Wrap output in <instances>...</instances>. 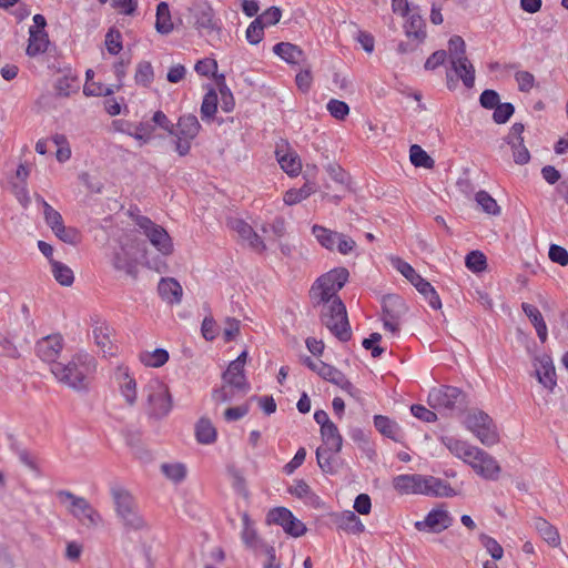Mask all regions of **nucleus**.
<instances>
[{"label": "nucleus", "instance_id": "nucleus-1", "mask_svg": "<svg viewBox=\"0 0 568 568\" xmlns=\"http://www.w3.org/2000/svg\"><path fill=\"white\" fill-rule=\"evenodd\" d=\"M95 369V358L87 352L75 353L67 363L51 365V373L58 382L77 392L89 389Z\"/></svg>", "mask_w": 568, "mask_h": 568}, {"label": "nucleus", "instance_id": "nucleus-2", "mask_svg": "<svg viewBox=\"0 0 568 568\" xmlns=\"http://www.w3.org/2000/svg\"><path fill=\"white\" fill-rule=\"evenodd\" d=\"M114 511L128 531L148 530L149 525L144 517L140 514L138 503L134 496L121 485H112L110 487Z\"/></svg>", "mask_w": 568, "mask_h": 568}, {"label": "nucleus", "instance_id": "nucleus-3", "mask_svg": "<svg viewBox=\"0 0 568 568\" xmlns=\"http://www.w3.org/2000/svg\"><path fill=\"white\" fill-rule=\"evenodd\" d=\"M349 272L345 267H337L320 276L312 285L310 296L315 305L329 303L337 296V292L345 285Z\"/></svg>", "mask_w": 568, "mask_h": 568}, {"label": "nucleus", "instance_id": "nucleus-4", "mask_svg": "<svg viewBox=\"0 0 568 568\" xmlns=\"http://www.w3.org/2000/svg\"><path fill=\"white\" fill-rule=\"evenodd\" d=\"M321 311L322 324L341 342H347L352 337V329L347 318V312L339 297H335L331 303H322Z\"/></svg>", "mask_w": 568, "mask_h": 568}, {"label": "nucleus", "instance_id": "nucleus-5", "mask_svg": "<svg viewBox=\"0 0 568 568\" xmlns=\"http://www.w3.org/2000/svg\"><path fill=\"white\" fill-rule=\"evenodd\" d=\"M452 70L468 89L475 84V68L466 57V43L460 36H453L448 41V53Z\"/></svg>", "mask_w": 568, "mask_h": 568}, {"label": "nucleus", "instance_id": "nucleus-6", "mask_svg": "<svg viewBox=\"0 0 568 568\" xmlns=\"http://www.w3.org/2000/svg\"><path fill=\"white\" fill-rule=\"evenodd\" d=\"M428 404L439 412L462 413L467 407L466 394L454 386H440L429 392Z\"/></svg>", "mask_w": 568, "mask_h": 568}, {"label": "nucleus", "instance_id": "nucleus-7", "mask_svg": "<svg viewBox=\"0 0 568 568\" xmlns=\"http://www.w3.org/2000/svg\"><path fill=\"white\" fill-rule=\"evenodd\" d=\"M58 497L70 501V514L87 528H95L102 523L100 513L85 498L69 490L58 491Z\"/></svg>", "mask_w": 568, "mask_h": 568}, {"label": "nucleus", "instance_id": "nucleus-8", "mask_svg": "<svg viewBox=\"0 0 568 568\" xmlns=\"http://www.w3.org/2000/svg\"><path fill=\"white\" fill-rule=\"evenodd\" d=\"M145 390L148 392L149 415L154 418L166 416L172 408L168 386L159 379H151Z\"/></svg>", "mask_w": 568, "mask_h": 568}, {"label": "nucleus", "instance_id": "nucleus-9", "mask_svg": "<svg viewBox=\"0 0 568 568\" xmlns=\"http://www.w3.org/2000/svg\"><path fill=\"white\" fill-rule=\"evenodd\" d=\"M136 225L142 230L143 234L148 237L150 243L163 255H170L173 252V243L161 225L155 224L146 216H139Z\"/></svg>", "mask_w": 568, "mask_h": 568}, {"label": "nucleus", "instance_id": "nucleus-10", "mask_svg": "<svg viewBox=\"0 0 568 568\" xmlns=\"http://www.w3.org/2000/svg\"><path fill=\"white\" fill-rule=\"evenodd\" d=\"M267 521L280 525L292 537H301L307 530L306 526L285 507H276L270 510Z\"/></svg>", "mask_w": 568, "mask_h": 568}, {"label": "nucleus", "instance_id": "nucleus-11", "mask_svg": "<svg viewBox=\"0 0 568 568\" xmlns=\"http://www.w3.org/2000/svg\"><path fill=\"white\" fill-rule=\"evenodd\" d=\"M454 518L443 508L432 509L423 521H416L415 528L418 531L427 530L429 532L439 534L453 525Z\"/></svg>", "mask_w": 568, "mask_h": 568}, {"label": "nucleus", "instance_id": "nucleus-12", "mask_svg": "<svg viewBox=\"0 0 568 568\" xmlns=\"http://www.w3.org/2000/svg\"><path fill=\"white\" fill-rule=\"evenodd\" d=\"M525 126L523 123H514L505 142L511 148L514 162L518 165L527 164L530 161V153L524 144L523 133Z\"/></svg>", "mask_w": 568, "mask_h": 568}, {"label": "nucleus", "instance_id": "nucleus-13", "mask_svg": "<svg viewBox=\"0 0 568 568\" xmlns=\"http://www.w3.org/2000/svg\"><path fill=\"white\" fill-rule=\"evenodd\" d=\"M475 459L470 467L480 477L487 480H496L499 477L501 468L498 462L487 452L479 448L475 452Z\"/></svg>", "mask_w": 568, "mask_h": 568}, {"label": "nucleus", "instance_id": "nucleus-14", "mask_svg": "<svg viewBox=\"0 0 568 568\" xmlns=\"http://www.w3.org/2000/svg\"><path fill=\"white\" fill-rule=\"evenodd\" d=\"M62 336L59 334L49 335L41 338L37 343V354L43 361L51 364L58 363V358L62 349Z\"/></svg>", "mask_w": 568, "mask_h": 568}, {"label": "nucleus", "instance_id": "nucleus-15", "mask_svg": "<svg viewBox=\"0 0 568 568\" xmlns=\"http://www.w3.org/2000/svg\"><path fill=\"white\" fill-rule=\"evenodd\" d=\"M536 361L539 363V367L536 368V376L538 382L552 392L557 385V379L556 369L551 357L545 354L540 357H537Z\"/></svg>", "mask_w": 568, "mask_h": 568}, {"label": "nucleus", "instance_id": "nucleus-16", "mask_svg": "<svg viewBox=\"0 0 568 568\" xmlns=\"http://www.w3.org/2000/svg\"><path fill=\"white\" fill-rule=\"evenodd\" d=\"M195 27L201 33L211 36L220 32V27L214 20L213 9L209 6H202L195 12Z\"/></svg>", "mask_w": 568, "mask_h": 568}, {"label": "nucleus", "instance_id": "nucleus-17", "mask_svg": "<svg viewBox=\"0 0 568 568\" xmlns=\"http://www.w3.org/2000/svg\"><path fill=\"white\" fill-rule=\"evenodd\" d=\"M222 378L230 387H234L237 392L246 394L250 389V384L246 382L244 367L239 364L230 363L227 369L223 373Z\"/></svg>", "mask_w": 568, "mask_h": 568}, {"label": "nucleus", "instance_id": "nucleus-18", "mask_svg": "<svg viewBox=\"0 0 568 568\" xmlns=\"http://www.w3.org/2000/svg\"><path fill=\"white\" fill-rule=\"evenodd\" d=\"M230 224L232 230H234L243 240L247 241L248 245L253 250L262 252L266 248L258 234L245 221L233 220Z\"/></svg>", "mask_w": 568, "mask_h": 568}, {"label": "nucleus", "instance_id": "nucleus-19", "mask_svg": "<svg viewBox=\"0 0 568 568\" xmlns=\"http://www.w3.org/2000/svg\"><path fill=\"white\" fill-rule=\"evenodd\" d=\"M423 475H398L393 479L394 488L400 494H423Z\"/></svg>", "mask_w": 568, "mask_h": 568}, {"label": "nucleus", "instance_id": "nucleus-20", "mask_svg": "<svg viewBox=\"0 0 568 568\" xmlns=\"http://www.w3.org/2000/svg\"><path fill=\"white\" fill-rule=\"evenodd\" d=\"M273 52L290 64H305L303 50L290 42H280L273 47Z\"/></svg>", "mask_w": 568, "mask_h": 568}, {"label": "nucleus", "instance_id": "nucleus-21", "mask_svg": "<svg viewBox=\"0 0 568 568\" xmlns=\"http://www.w3.org/2000/svg\"><path fill=\"white\" fill-rule=\"evenodd\" d=\"M158 292L161 298L169 304H179L182 300V286L173 277L161 278L158 285Z\"/></svg>", "mask_w": 568, "mask_h": 568}, {"label": "nucleus", "instance_id": "nucleus-22", "mask_svg": "<svg viewBox=\"0 0 568 568\" xmlns=\"http://www.w3.org/2000/svg\"><path fill=\"white\" fill-rule=\"evenodd\" d=\"M50 44L49 36L45 30H37L34 27L29 29V40L27 54L31 58L44 53Z\"/></svg>", "mask_w": 568, "mask_h": 568}, {"label": "nucleus", "instance_id": "nucleus-23", "mask_svg": "<svg viewBox=\"0 0 568 568\" xmlns=\"http://www.w3.org/2000/svg\"><path fill=\"white\" fill-rule=\"evenodd\" d=\"M201 129L197 118L193 114H185L180 116L176 125H174V133L176 138H186L193 140Z\"/></svg>", "mask_w": 568, "mask_h": 568}, {"label": "nucleus", "instance_id": "nucleus-24", "mask_svg": "<svg viewBox=\"0 0 568 568\" xmlns=\"http://www.w3.org/2000/svg\"><path fill=\"white\" fill-rule=\"evenodd\" d=\"M423 494L436 497H453L456 495L449 484L433 476H424Z\"/></svg>", "mask_w": 568, "mask_h": 568}, {"label": "nucleus", "instance_id": "nucleus-25", "mask_svg": "<svg viewBox=\"0 0 568 568\" xmlns=\"http://www.w3.org/2000/svg\"><path fill=\"white\" fill-rule=\"evenodd\" d=\"M112 265L115 270L123 271L132 277H135L138 274L136 262L124 246H121L119 251L114 252Z\"/></svg>", "mask_w": 568, "mask_h": 568}, {"label": "nucleus", "instance_id": "nucleus-26", "mask_svg": "<svg viewBox=\"0 0 568 568\" xmlns=\"http://www.w3.org/2000/svg\"><path fill=\"white\" fill-rule=\"evenodd\" d=\"M405 312L406 305L400 296L386 295L383 297V318L400 320Z\"/></svg>", "mask_w": 568, "mask_h": 568}, {"label": "nucleus", "instance_id": "nucleus-27", "mask_svg": "<svg viewBox=\"0 0 568 568\" xmlns=\"http://www.w3.org/2000/svg\"><path fill=\"white\" fill-rule=\"evenodd\" d=\"M534 527L540 537L548 542L551 547H558L560 545V537L557 528L549 524L544 518H535Z\"/></svg>", "mask_w": 568, "mask_h": 568}, {"label": "nucleus", "instance_id": "nucleus-28", "mask_svg": "<svg viewBox=\"0 0 568 568\" xmlns=\"http://www.w3.org/2000/svg\"><path fill=\"white\" fill-rule=\"evenodd\" d=\"M216 428L214 427L212 422L206 417L200 418L195 425L196 440L200 444L210 445L216 440Z\"/></svg>", "mask_w": 568, "mask_h": 568}, {"label": "nucleus", "instance_id": "nucleus-29", "mask_svg": "<svg viewBox=\"0 0 568 568\" xmlns=\"http://www.w3.org/2000/svg\"><path fill=\"white\" fill-rule=\"evenodd\" d=\"M375 428L385 437H388L395 442L399 440L400 428L398 424L384 415L374 416Z\"/></svg>", "mask_w": 568, "mask_h": 568}, {"label": "nucleus", "instance_id": "nucleus-30", "mask_svg": "<svg viewBox=\"0 0 568 568\" xmlns=\"http://www.w3.org/2000/svg\"><path fill=\"white\" fill-rule=\"evenodd\" d=\"M321 435L327 449L334 453L341 452L343 446V437L334 423H329V425L324 426L321 429Z\"/></svg>", "mask_w": 568, "mask_h": 568}, {"label": "nucleus", "instance_id": "nucleus-31", "mask_svg": "<svg viewBox=\"0 0 568 568\" xmlns=\"http://www.w3.org/2000/svg\"><path fill=\"white\" fill-rule=\"evenodd\" d=\"M242 520V540L246 547L257 549L258 547L265 546L258 538L256 529L254 528V523L251 520L250 516L247 514H243Z\"/></svg>", "mask_w": 568, "mask_h": 568}, {"label": "nucleus", "instance_id": "nucleus-32", "mask_svg": "<svg viewBox=\"0 0 568 568\" xmlns=\"http://www.w3.org/2000/svg\"><path fill=\"white\" fill-rule=\"evenodd\" d=\"M155 29L161 34H169L173 30L169 4L164 1L156 7Z\"/></svg>", "mask_w": 568, "mask_h": 568}, {"label": "nucleus", "instance_id": "nucleus-33", "mask_svg": "<svg viewBox=\"0 0 568 568\" xmlns=\"http://www.w3.org/2000/svg\"><path fill=\"white\" fill-rule=\"evenodd\" d=\"M405 33L408 38H414L417 42H423L426 38L425 21L418 13H412L405 26Z\"/></svg>", "mask_w": 568, "mask_h": 568}, {"label": "nucleus", "instance_id": "nucleus-34", "mask_svg": "<svg viewBox=\"0 0 568 568\" xmlns=\"http://www.w3.org/2000/svg\"><path fill=\"white\" fill-rule=\"evenodd\" d=\"M312 233L323 247L329 251L335 248L338 240V232L328 230L321 225H314L312 227Z\"/></svg>", "mask_w": 568, "mask_h": 568}, {"label": "nucleus", "instance_id": "nucleus-35", "mask_svg": "<svg viewBox=\"0 0 568 568\" xmlns=\"http://www.w3.org/2000/svg\"><path fill=\"white\" fill-rule=\"evenodd\" d=\"M338 527L347 532L359 534L364 531V524L354 511L346 510L338 518Z\"/></svg>", "mask_w": 568, "mask_h": 568}, {"label": "nucleus", "instance_id": "nucleus-36", "mask_svg": "<svg viewBox=\"0 0 568 568\" xmlns=\"http://www.w3.org/2000/svg\"><path fill=\"white\" fill-rule=\"evenodd\" d=\"M118 379H119L121 393L124 396L126 403L129 405H133L136 400V383H135V381L126 372L119 373Z\"/></svg>", "mask_w": 568, "mask_h": 568}, {"label": "nucleus", "instance_id": "nucleus-37", "mask_svg": "<svg viewBox=\"0 0 568 568\" xmlns=\"http://www.w3.org/2000/svg\"><path fill=\"white\" fill-rule=\"evenodd\" d=\"M50 264L53 277L59 284L63 286H70L73 284L74 275L73 271L69 266L55 260H50Z\"/></svg>", "mask_w": 568, "mask_h": 568}, {"label": "nucleus", "instance_id": "nucleus-38", "mask_svg": "<svg viewBox=\"0 0 568 568\" xmlns=\"http://www.w3.org/2000/svg\"><path fill=\"white\" fill-rule=\"evenodd\" d=\"M409 159L416 168L433 169L435 165V161L417 144L409 148Z\"/></svg>", "mask_w": 568, "mask_h": 568}, {"label": "nucleus", "instance_id": "nucleus-39", "mask_svg": "<svg viewBox=\"0 0 568 568\" xmlns=\"http://www.w3.org/2000/svg\"><path fill=\"white\" fill-rule=\"evenodd\" d=\"M145 366L161 367L169 361V353L164 348H156L153 352H144L140 355Z\"/></svg>", "mask_w": 568, "mask_h": 568}, {"label": "nucleus", "instance_id": "nucleus-40", "mask_svg": "<svg viewBox=\"0 0 568 568\" xmlns=\"http://www.w3.org/2000/svg\"><path fill=\"white\" fill-rule=\"evenodd\" d=\"M277 161L281 168L290 175H297L301 171V161L295 153L281 154L276 151Z\"/></svg>", "mask_w": 568, "mask_h": 568}, {"label": "nucleus", "instance_id": "nucleus-41", "mask_svg": "<svg viewBox=\"0 0 568 568\" xmlns=\"http://www.w3.org/2000/svg\"><path fill=\"white\" fill-rule=\"evenodd\" d=\"M37 201L41 203L45 223L52 231H57L60 226L63 225L62 215L57 210H54L48 202H45L43 197L39 196Z\"/></svg>", "mask_w": 568, "mask_h": 568}, {"label": "nucleus", "instance_id": "nucleus-42", "mask_svg": "<svg viewBox=\"0 0 568 568\" xmlns=\"http://www.w3.org/2000/svg\"><path fill=\"white\" fill-rule=\"evenodd\" d=\"M474 435L480 440L483 445L488 447L499 442V436L493 420L485 424V426H481L479 429H476Z\"/></svg>", "mask_w": 568, "mask_h": 568}, {"label": "nucleus", "instance_id": "nucleus-43", "mask_svg": "<svg viewBox=\"0 0 568 568\" xmlns=\"http://www.w3.org/2000/svg\"><path fill=\"white\" fill-rule=\"evenodd\" d=\"M161 470L168 479L175 484L183 481L186 477V467L181 463L162 464Z\"/></svg>", "mask_w": 568, "mask_h": 568}, {"label": "nucleus", "instance_id": "nucleus-44", "mask_svg": "<svg viewBox=\"0 0 568 568\" xmlns=\"http://www.w3.org/2000/svg\"><path fill=\"white\" fill-rule=\"evenodd\" d=\"M315 192L314 185L310 183H305L301 189L295 190H288L284 195V202L287 205H294L296 203H300L302 200L310 196L312 193Z\"/></svg>", "mask_w": 568, "mask_h": 568}, {"label": "nucleus", "instance_id": "nucleus-45", "mask_svg": "<svg viewBox=\"0 0 568 568\" xmlns=\"http://www.w3.org/2000/svg\"><path fill=\"white\" fill-rule=\"evenodd\" d=\"M317 366H318V375L322 378H324L337 386H339V384L345 378V375L341 371H338L337 368H335L322 361H318Z\"/></svg>", "mask_w": 568, "mask_h": 568}, {"label": "nucleus", "instance_id": "nucleus-46", "mask_svg": "<svg viewBox=\"0 0 568 568\" xmlns=\"http://www.w3.org/2000/svg\"><path fill=\"white\" fill-rule=\"evenodd\" d=\"M478 538L483 547H485L493 559L499 560L503 558L504 549L496 539L486 535L485 532L479 534Z\"/></svg>", "mask_w": 568, "mask_h": 568}, {"label": "nucleus", "instance_id": "nucleus-47", "mask_svg": "<svg viewBox=\"0 0 568 568\" xmlns=\"http://www.w3.org/2000/svg\"><path fill=\"white\" fill-rule=\"evenodd\" d=\"M476 202L481 206L483 211L487 214L499 215L500 206L496 200L493 199L486 191H479L476 194Z\"/></svg>", "mask_w": 568, "mask_h": 568}, {"label": "nucleus", "instance_id": "nucleus-48", "mask_svg": "<svg viewBox=\"0 0 568 568\" xmlns=\"http://www.w3.org/2000/svg\"><path fill=\"white\" fill-rule=\"evenodd\" d=\"M217 110V95L214 91H210L204 95L201 105V115L203 120H211Z\"/></svg>", "mask_w": 568, "mask_h": 568}, {"label": "nucleus", "instance_id": "nucleus-49", "mask_svg": "<svg viewBox=\"0 0 568 568\" xmlns=\"http://www.w3.org/2000/svg\"><path fill=\"white\" fill-rule=\"evenodd\" d=\"M465 263L466 266L475 273L484 271L487 266L486 256L479 251H471L468 253L466 255Z\"/></svg>", "mask_w": 568, "mask_h": 568}, {"label": "nucleus", "instance_id": "nucleus-50", "mask_svg": "<svg viewBox=\"0 0 568 568\" xmlns=\"http://www.w3.org/2000/svg\"><path fill=\"white\" fill-rule=\"evenodd\" d=\"M153 68L148 61L139 63L135 72V82L143 87H149L153 81Z\"/></svg>", "mask_w": 568, "mask_h": 568}, {"label": "nucleus", "instance_id": "nucleus-51", "mask_svg": "<svg viewBox=\"0 0 568 568\" xmlns=\"http://www.w3.org/2000/svg\"><path fill=\"white\" fill-rule=\"evenodd\" d=\"M53 233L59 240L71 245H77L81 240L80 232L75 227H67L64 224Z\"/></svg>", "mask_w": 568, "mask_h": 568}, {"label": "nucleus", "instance_id": "nucleus-52", "mask_svg": "<svg viewBox=\"0 0 568 568\" xmlns=\"http://www.w3.org/2000/svg\"><path fill=\"white\" fill-rule=\"evenodd\" d=\"M491 418L483 410H478L469 414L466 417V427L474 434L476 429H479L485 424L490 423Z\"/></svg>", "mask_w": 568, "mask_h": 568}, {"label": "nucleus", "instance_id": "nucleus-53", "mask_svg": "<svg viewBox=\"0 0 568 568\" xmlns=\"http://www.w3.org/2000/svg\"><path fill=\"white\" fill-rule=\"evenodd\" d=\"M515 106L510 102L499 103L493 113V120L497 124L506 123L514 114Z\"/></svg>", "mask_w": 568, "mask_h": 568}, {"label": "nucleus", "instance_id": "nucleus-54", "mask_svg": "<svg viewBox=\"0 0 568 568\" xmlns=\"http://www.w3.org/2000/svg\"><path fill=\"white\" fill-rule=\"evenodd\" d=\"M393 266L404 276L406 277L413 285L420 277L418 273L412 267L410 264L403 261L399 257L393 258Z\"/></svg>", "mask_w": 568, "mask_h": 568}, {"label": "nucleus", "instance_id": "nucleus-55", "mask_svg": "<svg viewBox=\"0 0 568 568\" xmlns=\"http://www.w3.org/2000/svg\"><path fill=\"white\" fill-rule=\"evenodd\" d=\"M78 89L77 79L72 77L60 78L55 84V90L60 97H69L71 92H75Z\"/></svg>", "mask_w": 568, "mask_h": 568}, {"label": "nucleus", "instance_id": "nucleus-56", "mask_svg": "<svg viewBox=\"0 0 568 568\" xmlns=\"http://www.w3.org/2000/svg\"><path fill=\"white\" fill-rule=\"evenodd\" d=\"M327 110L329 114L337 120H344L349 113V106L347 103L336 99L328 101Z\"/></svg>", "mask_w": 568, "mask_h": 568}, {"label": "nucleus", "instance_id": "nucleus-57", "mask_svg": "<svg viewBox=\"0 0 568 568\" xmlns=\"http://www.w3.org/2000/svg\"><path fill=\"white\" fill-rule=\"evenodd\" d=\"M105 45L111 54H118L122 50V37L120 31L110 29L105 36Z\"/></svg>", "mask_w": 568, "mask_h": 568}, {"label": "nucleus", "instance_id": "nucleus-58", "mask_svg": "<svg viewBox=\"0 0 568 568\" xmlns=\"http://www.w3.org/2000/svg\"><path fill=\"white\" fill-rule=\"evenodd\" d=\"M548 256L551 262L560 266L568 265V251L558 244H551L549 246Z\"/></svg>", "mask_w": 568, "mask_h": 568}, {"label": "nucleus", "instance_id": "nucleus-59", "mask_svg": "<svg viewBox=\"0 0 568 568\" xmlns=\"http://www.w3.org/2000/svg\"><path fill=\"white\" fill-rule=\"evenodd\" d=\"M264 36V26L255 18L246 29V40L251 44H257Z\"/></svg>", "mask_w": 568, "mask_h": 568}, {"label": "nucleus", "instance_id": "nucleus-60", "mask_svg": "<svg viewBox=\"0 0 568 568\" xmlns=\"http://www.w3.org/2000/svg\"><path fill=\"white\" fill-rule=\"evenodd\" d=\"M303 65L305 68L296 74L295 82H296L297 88L302 92H307L312 85L313 77H312L310 64L305 62V64H303Z\"/></svg>", "mask_w": 568, "mask_h": 568}, {"label": "nucleus", "instance_id": "nucleus-61", "mask_svg": "<svg viewBox=\"0 0 568 568\" xmlns=\"http://www.w3.org/2000/svg\"><path fill=\"white\" fill-rule=\"evenodd\" d=\"M442 443L457 458L460 457V455L463 454L465 447L468 444L467 442L460 440V439L455 438L453 436H444V437H442Z\"/></svg>", "mask_w": 568, "mask_h": 568}, {"label": "nucleus", "instance_id": "nucleus-62", "mask_svg": "<svg viewBox=\"0 0 568 568\" xmlns=\"http://www.w3.org/2000/svg\"><path fill=\"white\" fill-rule=\"evenodd\" d=\"M288 491L297 498H308L311 500L317 498L306 481L302 479L296 480L295 484L288 488Z\"/></svg>", "mask_w": 568, "mask_h": 568}, {"label": "nucleus", "instance_id": "nucleus-63", "mask_svg": "<svg viewBox=\"0 0 568 568\" xmlns=\"http://www.w3.org/2000/svg\"><path fill=\"white\" fill-rule=\"evenodd\" d=\"M479 103L487 110L495 109L500 103V98L497 91L486 89L479 97Z\"/></svg>", "mask_w": 568, "mask_h": 568}, {"label": "nucleus", "instance_id": "nucleus-64", "mask_svg": "<svg viewBox=\"0 0 568 568\" xmlns=\"http://www.w3.org/2000/svg\"><path fill=\"white\" fill-rule=\"evenodd\" d=\"M282 12L277 7H271L260 14L256 19L264 26H274L281 19Z\"/></svg>", "mask_w": 568, "mask_h": 568}]
</instances>
